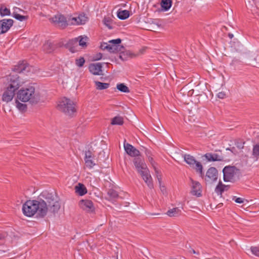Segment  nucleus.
<instances>
[{
	"label": "nucleus",
	"mask_w": 259,
	"mask_h": 259,
	"mask_svg": "<svg viewBox=\"0 0 259 259\" xmlns=\"http://www.w3.org/2000/svg\"><path fill=\"white\" fill-rule=\"evenodd\" d=\"M46 204L44 201L36 200H27L23 205L22 211L24 214L28 217L36 214L37 218H43L46 215Z\"/></svg>",
	"instance_id": "1"
},
{
	"label": "nucleus",
	"mask_w": 259,
	"mask_h": 259,
	"mask_svg": "<svg viewBox=\"0 0 259 259\" xmlns=\"http://www.w3.org/2000/svg\"><path fill=\"white\" fill-rule=\"evenodd\" d=\"M6 80L8 82V85L3 94L2 100L8 103L12 100L15 92L21 86V81L19 76L15 73L7 76Z\"/></svg>",
	"instance_id": "2"
},
{
	"label": "nucleus",
	"mask_w": 259,
	"mask_h": 259,
	"mask_svg": "<svg viewBox=\"0 0 259 259\" xmlns=\"http://www.w3.org/2000/svg\"><path fill=\"white\" fill-rule=\"evenodd\" d=\"M39 201H44L46 204V215L48 212L55 214L60 208V204L58 198L56 195L47 191L42 192L38 198Z\"/></svg>",
	"instance_id": "3"
},
{
	"label": "nucleus",
	"mask_w": 259,
	"mask_h": 259,
	"mask_svg": "<svg viewBox=\"0 0 259 259\" xmlns=\"http://www.w3.org/2000/svg\"><path fill=\"white\" fill-rule=\"evenodd\" d=\"M17 98L22 102H29L31 105H36L40 101V94L32 86L19 90L17 93Z\"/></svg>",
	"instance_id": "4"
},
{
	"label": "nucleus",
	"mask_w": 259,
	"mask_h": 259,
	"mask_svg": "<svg viewBox=\"0 0 259 259\" xmlns=\"http://www.w3.org/2000/svg\"><path fill=\"white\" fill-rule=\"evenodd\" d=\"M133 162L138 172L142 176L148 187L151 189L153 188L152 177L144 159L139 156H137L134 158Z\"/></svg>",
	"instance_id": "5"
},
{
	"label": "nucleus",
	"mask_w": 259,
	"mask_h": 259,
	"mask_svg": "<svg viewBox=\"0 0 259 259\" xmlns=\"http://www.w3.org/2000/svg\"><path fill=\"white\" fill-rule=\"evenodd\" d=\"M57 108L59 110L69 116H72L76 112V108L73 102L66 97L60 99L59 101Z\"/></svg>",
	"instance_id": "6"
},
{
	"label": "nucleus",
	"mask_w": 259,
	"mask_h": 259,
	"mask_svg": "<svg viewBox=\"0 0 259 259\" xmlns=\"http://www.w3.org/2000/svg\"><path fill=\"white\" fill-rule=\"evenodd\" d=\"M183 157L184 161L191 167L194 168L201 177L204 176L203 166L200 162L196 161L195 158L190 154H184Z\"/></svg>",
	"instance_id": "7"
},
{
	"label": "nucleus",
	"mask_w": 259,
	"mask_h": 259,
	"mask_svg": "<svg viewBox=\"0 0 259 259\" xmlns=\"http://www.w3.org/2000/svg\"><path fill=\"white\" fill-rule=\"evenodd\" d=\"M52 22L57 27L62 29L66 27L70 23L69 17L66 18L61 14H57L51 19Z\"/></svg>",
	"instance_id": "8"
},
{
	"label": "nucleus",
	"mask_w": 259,
	"mask_h": 259,
	"mask_svg": "<svg viewBox=\"0 0 259 259\" xmlns=\"http://www.w3.org/2000/svg\"><path fill=\"white\" fill-rule=\"evenodd\" d=\"M237 169L234 166H226L223 170L224 181L225 182H234L235 175Z\"/></svg>",
	"instance_id": "9"
},
{
	"label": "nucleus",
	"mask_w": 259,
	"mask_h": 259,
	"mask_svg": "<svg viewBox=\"0 0 259 259\" xmlns=\"http://www.w3.org/2000/svg\"><path fill=\"white\" fill-rule=\"evenodd\" d=\"M218 177L217 169L214 167H211L206 171L205 180L209 183L215 182Z\"/></svg>",
	"instance_id": "10"
},
{
	"label": "nucleus",
	"mask_w": 259,
	"mask_h": 259,
	"mask_svg": "<svg viewBox=\"0 0 259 259\" xmlns=\"http://www.w3.org/2000/svg\"><path fill=\"white\" fill-rule=\"evenodd\" d=\"M14 21L11 19L0 20V34L7 32L13 26Z\"/></svg>",
	"instance_id": "11"
},
{
	"label": "nucleus",
	"mask_w": 259,
	"mask_h": 259,
	"mask_svg": "<svg viewBox=\"0 0 259 259\" xmlns=\"http://www.w3.org/2000/svg\"><path fill=\"white\" fill-rule=\"evenodd\" d=\"M70 24L71 25H82L88 21V17L84 14H79L77 17H69Z\"/></svg>",
	"instance_id": "12"
},
{
	"label": "nucleus",
	"mask_w": 259,
	"mask_h": 259,
	"mask_svg": "<svg viewBox=\"0 0 259 259\" xmlns=\"http://www.w3.org/2000/svg\"><path fill=\"white\" fill-rule=\"evenodd\" d=\"M80 207L84 210L89 212H92L95 210L93 203L90 200H81L79 201Z\"/></svg>",
	"instance_id": "13"
},
{
	"label": "nucleus",
	"mask_w": 259,
	"mask_h": 259,
	"mask_svg": "<svg viewBox=\"0 0 259 259\" xmlns=\"http://www.w3.org/2000/svg\"><path fill=\"white\" fill-rule=\"evenodd\" d=\"M124 148L126 153L132 157H136L140 155V151L130 144L124 142Z\"/></svg>",
	"instance_id": "14"
},
{
	"label": "nucleus",
	"mask_w": 259,
	"mask_h": 259,
	"mask_svg": "<svg viewBox=\"0 0 259 259\" xmlns=\"http://www.w3.org/2000/svg\"><path fill=\"white\" fill-rule=\"evenodd\" d=\"M192 182L191 193L193 195L200 197L201 196V186L200 183L191 179Z\"/></svg>",
	"instance_id": "15"
},
{
	"label": "nucleus",
	"mask_w": 259,
	"mask_h": 259,
	"mask_svg": "<svg viewBox=\"0 0 259 259\" xmlns=\"http://www.w3.org/2000/svg\"><path fill=\"white\" fill-rule=\"evenodd\" d=\"M25 71H29V66L26 62H23L15 66L13 72L10 74L15 73L18 75L17 73H22Z\"/></svg>",
	"instance_id": "16"
},
{
	"label": "nucleus",
	"mask_w": 259,
	"mask_h": 259,
	"mask_svg": "<svg viewBox=\"0 0 259 259\" xmlns=\"http://www.w3.org/2000/svg\"><path fill=\"white\" fill-rule=\"evenodd\" d=\"M89 68L90 71L94 75H100L102 71V65L100 63L91 64Z\"/></svg>",
	"instance_id": "17"
},
{
	"label": "nucleus",
	"mask_w": 259,
	"mask_h": 259,
	"mask_svg": "<svg viewBox=\"0 0 259 259\" xmlns=\"http://www.w3.org/2000/svg\"><path fill=\"white\" fill-rule=\"evenodd\" d=\"M204 157L209 161H220L224 160V157L217 153H207L204 155Z\"/></svg>",
	"instance_id": "18"
},
{
	"label": "nucleus",
	"mask_w": 259,
	"mask_h": 259,
	"mask_svg": "<svg viewBox=\"0 0 259 259\" xmlns=\"http://www.w3.org/2000/svg\"><path fill=\"white\" fill-rule=\"evenodd\" d=\"M78 38H74L69 40L66 44L67 47L72 53L78 51Z\"/></svg>",
	"instance_id": "19"
},
{
	"label": "nucleus",
	"mask_w": 259,
	"mask_h": 259,
	"mask_svg": "<svg viewBox=\"0 0 259 259\" xmlns=\"http://www.w3.org/2000/svg\"><path fill=\"white\" fill-rule=\"evenodd\" d=\"M124 48L120 45H110L109 52L110 53H116L119 52H123Z\"/></svg>",
	"instance_id": "20"
},
{
	"label": "nucleus",
	"mask_w": 259,
	"mask_h": 259,
	"mask_svg": "<svg viewBox=\"0 0 259 259\" xmlns=\"http://www.w3.org/2000/svg\"><path fill=\"white\" fill-rule=\"evenodd\" d=\"M75 192L80 196H82L87 193V190L85 187L82 184L79 183L75 187Z\"/></svg>",
	"instance_id": "21"
},
{
	"label": "nucleus",
	"mask_w": 259,
	"mask_h": 259,
	"mask_svg": "<svg viewBox=\"0 0 259 259\" xmlns=\"http://www.w3.org/2000/svg\"><path fill=\"white\" fill-rule=\"evenodd\" d=\"M252 158L255 161L259 159V143L256 144L253 146L251 154Z\"/></svg>",
	"instance_id": "22"
},
{
	"label": "nucleus",
	"mask_w": 259,
	"mask_h": 259,
	"mask_svg": "<svg viewBox=\"0 0 259 259\" xmlns=\"http://www.w3.org/2000/svg\"><path fill=\"white\" fill-rule=\"evenodd\" d=\"M181 210L178 207L173 208L168 210L166 214L170 217H177L181 213Z\"/></svg>",
	"instance_id": "23"
},
{
	"label": "nucleus",
	"mask_w": 259,
	"mask_h": 259,
	"mask_svg": "<svg viewBox=\"0 0 259 259\" xmlns=\"http://www.w3.org/2000/svg\"><path fill=\"white\" fill-rule=\"evenodd\" d=\"M42 49L46 53H50L54 50L53 45L51 42L47 41L43 45Z\"/></svg>",
	"instance_id": "24"
},
{
	"label": "nucleus",
	"mask_w": 259,
	"mask_h": 259,
	"mask_svg": "<svg viewBox=\"0 0 259 259\" xmlns=\"http://www.w3.org/2000/svg\"><path fill=\"white\" fill-rule=\"evenodd\" d=\"M95 84L96 87V89L98 90L107 89L110 86V84L108 83H103L99 81H95Z\"/></svg>",
	"instance_id": "25"
},
{
	"label": "nucleus",
	"mask_w": 259,
	"mask_h": 259,
	"mask_svg": "<svg viewBox=\"0 0 259 259\" xmlns=\"http://www.w3.org/2000/svg\"><path fill=\"white\" fill-rule=\"evenodd\" d=\"M171 0H162L160 3L162 10L166 11L171 6Z\"/></svg>",
	"instance_id": "26"
},
{
	"label": "nucleus",
	"mask_w": 259,
	"mask_h": 259,
	"mask_svg": "<svg viewBox=\"0 0 259 259\" xmlns=\"http://www.w3.org/2000/svg\"><path fill=\"white\" fill-rule=\"evenodd\" d=\"M227 185L223 184L221 181H220L218 185L215 189V192L218 194L221 195L224 191H225V187H227Z\"/></svg>",
	"instance_id": "27"
},
{
	"label": "nucleus",
	"mask_w": 259,
	"mask_h": 259,
	"mask_svg": "<svg viewBox=\"0 0 259 259\" xmlns=\"http://www.w3.org/2000/svg\"><path fill=\"white\" fill-rule=\"evenodd\" d=\"M129 11L127 10H122L118 11L117 13V17L121 20H124L129 17Z\"/></svg>",
	"instance_id": "28"
},
{
	"label": "nucleus",
	"mask_w": 259,
	"mask_h": 259,
	"mask_svg": "<svg viewBox=\"0 0 259 259\" xmlns=\"http://www.w3.org/2000/svg\"><path fill=\"white\" fill-rule=\"evenodd\" d=\"M76 38H78V45L81 46L82 48H84L87 46V40L88 39V37H82V36H79L78 37H76Z\"/></svg>",
	"instance_id": "29"
},
{
	"label": "nucleus",
	"mask_w": 259,
	"mask_h": 259,
	"mask_svg": "<svg viewBox=\"0 0 259 259\" xmlns=\"http://www.w3.org/2000/svg\"><path fill=\"white\" fill-rule=\"evenodd\" d=\"M10 10L5 7L4 5H1L0 7V15L2 17L10 15Z\"/></svg>",
	"instance_id": "30"
},
{
	"label": "nucleus",
	"mask_w": 259,
	"mask_h": 259,
	"mask_svg": "<svg viewBox=\"0 0 259 259\" xmlns=\"http://www.w3.org/2000/svg\"><path fill=\"white\" fill-rule=\"evenodd\" d=\"M116 88L117 90L123 93H129L130 92L128 88L122 83L117 84Z\"/></svg>",
	"instance_id": "31"
},
{
	"label": "nucleus",
	"mask_w": 259,
	"mask_h": 259,
	"mask_svg": "<svg viewBox=\"0 0 259 259\" xmlns=\"http://www.w3.org/2000/svg\"><path fill=\"white\" fill-rule=\"evenodd\" d=\"M123 123V118L120 116H116L114 117L111 122V124L113 125H122Z\"/></svg>",
	"instance_id": "32"
},
{
	"label": "nucleus",
	"mask_w": 259,
	"mask_h": 259,
	"mask_svg": "<svg viewBox=\"0 0 259 259\" xmlns=\"http://www.w3.org/2000/svg\"><path fill=\"white\" fill-rule=\"evenodd\" d=\"M112 19L110 17H104L103 20L104 24L110 29H112L113 28L112 26Z\"/></svg>",
	"instance_id": "33"
},
{
	"label": "nucleus",
	"mask_w": 259,
	"mask_h": 259,
	"mask_svg": "<svg viewBox=\"0 0 259 259\" xmlns=\"http://www.w3.org/2000/svg\"><path fill=\"white\" fill-rule=\"evenodd\" d=\"M107 194L110 199H114L118 197V193L112 189L108 191Z\"/></svg>",
	"instance_id": "34"
},
{
	"label": "nucleus",
	"mask_w": 259,
	"mask_h": 259,
	"mask_svg": "<svg viewBox=\"0 0 259 259\" xmlns=\"http://www.w3.org/2000/svg\"><path fill=\"white\" fill-rule=\"evenodd\" d=\"M16 107L22 112H25L27 110V105L25 104L21 103L19 101H16Z\"/></svg>",
	"instance_id": "35"
},
{
	"label": "nucleus",
	"mask_w": 259,
	"mask_h": 259,
	"mask_svg": "<svg viewBox=\"0 0 259 259\" xmlns=\"http://www.w3.org/2000/svg\"><path fill=\"white\" fill-rule=\"evenodd\" d=\"M12 16L20 21H23L28 19V16L21 15L16 12L13 13Z\"/></svg>",
	"instance_id": "36"
},
{
	"label": "nucleus",
	"mask_w": 259,
	"mask_h": 259,
	"mask_svg": "<svg viewBox=\"0 0 259 259\" xmlns=\"http://www.w3.org/2000/svg\"><path fill=\"white\" fill-rule=\"evenodd\" d=\"M84 161L85 165L89 168H92L95 165V163L93 160V158L84 159Z\"/></svg>",
	"instance_id": "37"
},
{
	"label": "nucleus",
	"mask_w": 259,
	"mask_h": 259,
	"mask_svg": "<svg viewBox=\"0 0 259 259\" xmlns=\"http://www.w3.org/2000/svg\"><path fill=\"white\" fill-rule=\"evenodd\" d=\"M85 63V60L83 57H80L75 60V64L79 67H82Z\"/></svg>",
	"instance_id": "38"
},
{
	"label": "nucleus",
	"mask_w": 259,
	"mask_h": 259,
	"mask_svg": "<svg viewBox=\"0 0 259 259\" xmlns=\"http://www.w3.org/2000/svg\"><path fill=\"white\" fill-rule=\"evenodd\" d=\"M250 250L252 254L256 256L259 257V247L252 246L250 248Z\"/></svg>",
	"instance_id": "39"
},
{
	"label": "nucleus",
	"mask_w": 259,
	"mask_h": 259,
	"mask_svg": "<svg viewBox=\"0 0 259 259\" xmlns=\"http://www.w3.org/2000/svg\"><path fill=\"white\" fill-rule=\"evenodd\" d=\"M232 200L237 203H243L245 200V199L243 198L237 197L236 196H233Z\"/></svg>",
	"instance_id": "40"
},
{
	"label": "nucleus",
	"mask_w": 259,
	"mask_h": 259,
	"mask_svg": "<svg viewBox=\"0 0 259 259\" xmlns=\"http://www.w3.org/2000/svg\"><path fill=\"white\" fill-rule=\"evenodd\" d=\"M121 42V39L120 38L112 39V40L109 41L110 45H120Z\"/></svg>",
	"instance_id": "41"
},
{
	"label": "nucleus",
	"mask_w": 259,
	"mask_h": 259,
	"mask_svg": "<svg viewBox=\"0 0 259 259\" xmlns=\"http://www.w3.org/2000/svg\"><path fill=\"white\" fill-rule=\"evenodd\" d=\"M146 49H147V47L142 48V49L139 50V51L136 54L133 55V56L135 57L140 56V55L144 54L145 53V52L146 51Z\"/></svg>",
	"instance_id": "42"
},
{
	"label": "nucleus",
	"mask_w": 259,
	"mask_h": 259,
	"mask_svg": "<svg viewBox=\"0 0 259 259\" xmlns=\"http://www.w3.org/2000/svg\"><path fill=\"white\" fill-rule=\"evenodd\" d=\"M89 158H93L92 153L90 150L86 151L85 153L84 159H87Z\"/></svg>",
	"instance_id": "43"
},
{
	"label": "nucleus",
	"mask_w": 259,
	"mask_h": 259,
	"mask_svg": "<svg viewBox=\"0 0 259 259\" xmlns=\"http://www.w3.org/2000/svg\"><path fill=\"white\" fill-rule=\"evenodd\" d=\"M101 49L105 50H107L109 52V44H107L106 42H104L101 45Z\"/></svg>",
	"instance_id": "44"
},
{
	"label": "nucleus",
	"mask_w": 259,
	"mask_h": 259,
	"mask_svg": "<svg viewBox=\"0 0 259 259\" xmlns=\"http://www.w3.org/2000/svg\"><path fill=\"white\" fill-rule=\"evenodd\" d=\"M102 57V54L101 53H99L93 57V60L94 61L100 60V59H101Z\"/></svg>",
	"instance_id": "45"
},
{
	"label": "nucleus",
	"mask_w": 259,
	"mask_h": 259,
	"mask_svg": "<svg viewBox=\"0 0 259 259\" xmlns=\"http://www.w3.org/2000/svg\"><path fill=\"white\" fill-rule=\"evenodd\" d=\"M8 236V234L6 232H0V240H4Z\"/></svg>",
	"instance_id": "46"
},
{
	"label": "nucleus",
	"mask_w": 259,
	"mask_h": 259,
	"mask_svg": "<svg viewBox=\"0 0 259 259\" xmlns=\"http://www.w3.org/2000/svg\"><path fill=\"white\" fill-rule=\"evenodd\" d=\"M149 161L150 162V163L152 164V166H153L154 170L155 171V172L158 174V170L156 169V168L154 165V160L152 157H151L150 156L148 157Z\"/></svg>",
	"instance_id": "47"
},
{
	"label": "nucleus",
	"mask_w": 259,
	"mask_h": 259,
	"mask_svg": "<svg viewBox=\"0 0 259 259\" xmlns=\"http://www.w3.org/2000/svg\"><path fill=\"white\" fill-rule=\"evenodd\" d=\"M226 94L225 92H220L217 95V96L218 98H220V99H224L226 97Z\"/></svg>",
	"instance_id": "48"
},
{
	"label": "nucleus",
	"mask_w": 259,
	"mask_h": 259,
	"mask_svg": "<svg viewBox=\"0 0 259 259\" xmlns=\"http://www.w3.org/2000/svg\"><path fill=\"white\" fill-rule=\"evenodd\" d=\"M146 155L149 157V156H150V151L149 150H146Z\"/></svg>",
	"instance_id": "49"
},
{
	"label": "nucleus",
	"mask_w": 259,
	"mask_h": 259,
	"mask_svg": "<svg viewBox=\"0 0 259 259\" xmlns=\"http://www.w3.org/2000/svg\"><path fill=\"white\" fill-rule=\"evenodd\" d=\"M191 252H192L194 254H198V252H197L195 251V250L193 249H192L191 250H190Z\"/></svg>",
	"instance_id": "50"
},
{
	"label": "nucleus",
	"mask_w": 259,
	"mask_h": 259,
	"mask_svg": "<svg viewBox=\"0 0 259 259\" xmlns=\"http://www.w3.org/2000/svg\"><path fill=\"white\" fill-rule=\"evenodd\" d=\"M228 36L230 38L232 39L234 35L232 33H229Z\"/></svg>",
	"instance_id": "51"
},
{
	"label": "nucleus",
	"mask_w": 259,
	"mask_h": 259,
	"mask_svg": "<svg viewBox=\"0 0 259 259\" xmlns=\"http://www.w3.org/2000/svg\"><path fill=\"white\" fill-rule=\"evenodd\" d=\"M160 189H161V190L163 192V193H164L163 191L164 190H165V187L164 186L160 187Z\"/></svg>",
	"instance_id": "52"
},
{
	"label": "nucleus",
	"mask_w": 259,
	"mask_h": 259,
	"mask_svg": "<svg viewBox=\"0 0 259 259\" xmlns=\"http://www.w3.org/2000/svg\"><path fill=\"white\" fill-rule=\"evenodd\" d=\"M157 178H158V181H159V183L160 184V183H161V178H159V177H158V175L157 176Z\"/></svg>",
	"instance_id": "53"
},
{
	"label": "nucleus",
	"mask_w": 259,
	"mask_h": 259,
	"mask_svg": "<svg viewBox=\"0 0 259 259\" xmlns=\"http://www.w3.org/2000/svg\"><path fill=\"white\" fill-rule=\"evenodd\" d=\"M152 215H160V213H152L151 214Z\"/></svg>",
	"instance_id": "54"
},
{
	"label": "nucleus",
	"mask_w": 259,
	"mask_h": 259,
	"mask_svg": "<svg viewBox=\"0 0 259 259\" xmlns=\"http://www.w3.org/2000/svg\"><path fill=\"white\" fill-rule=\"evenodd\" d=\"M229 186H228L227 187H225V190H228V188Z\"/></svg>",
	"instance_id": "55"
}]
</instances>
